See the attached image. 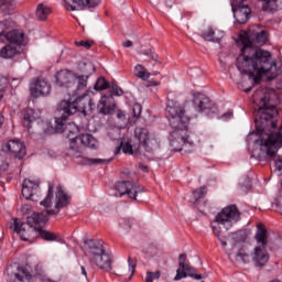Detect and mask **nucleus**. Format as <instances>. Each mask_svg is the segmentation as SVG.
Returning a JSON list of instances; mask_svg holds the SVG:
<instances>
[{
  "mask_svg": "<svg viewBox=\"0 0 282 282\" xmlns=\"http://www.w3.org/2000/svg\"><path fill=\"white\" fill-rule=\"evenodd\" d=\"M194 108L198 113H205L206 116H213L217 113V105L210 100V98L202 93L194 95Z\"/></svg>",
  "mask_w": 282,
  "mask_h": 282,
  "instance_id": "obj_9",
  "label": "nucleus"
},
{
  "mask_svg": "<svg viewBox=\"0 0 282 282\" xmlns=\"http://www.w3.org/2000/svg\"><path fill=\"white\" fill-rule=\"evenodd\" d=\"M186 253H181L178 256V269L176 270L174 281H182V279H186V276H191V279H195L196 281H202V274L195 273V268L186 263Z\"/></svg>",
  "mask_w": 282,
  "mask_h": 282,
  "instance_id": "obj_11",
  "label": "nucleus"
},
{
  "mask_svg": "<svg viewBox=\"0 0 282 282\" xmlns=\"http://www.w3.org/2000/svg\"><path fill=\"white\" fill-rule=\"evenodd\" d=\"M259 94H263V90H258V91L256 93V96H259Z\"/></svg>",
  "mask_w": 282,
  "mask_h": 282,
  "instance_id": "obj_60",
  "label": "nucleus"
},
{
  "mask_svg": "<svg viewBox=\"0 0 282 282\" xmlns=\"http://www.w3.org/2000/svg\"><path fill=\"white\" fill-rule=\"evenodd\" d=\"M279 116V110L276 106L270 104V96L264 95L260 99V107L256 112L254 123L257 127L258 133H265L267 129H276V121L274 118Z\"/></svg>",
  "mask_w": 282,
  "mask_h": 282,
  "instance_id": "obj_4",
  "label": "nucleus"
},
{
  "mask_svg": "<svg viewBox=\"0 0 282 282\" xmlns=\"http://www.w3.org/2000/svg\"><path fill=\"white\" fill-rule=\"evenodd\" d=\"M97 109L99 113H102V116H110V113H113V111H116L113 95H104L97 105Z\"/></svg>",
  "mask_w": 282,
  "mask_h": 282,
  "instance_id": "obj_20",
  "label": "nucleus"
},
{
  "mask_svg": "<svg viewBox=\"0 0 282 282\" xmlns=\"http://www.w3.org/2000/svg\"><path fill=\"white\" fill-rule=\"evenodd\" d=\"M35 235L40 237V239H43V241H56L58 239V236L52 231H47L43 228H37Z\"/></svg>",
  "mask_w": 282,
  "mask_h": 282,
  "instance_id": "obj_30",
  "label": "nucleus"
},
{
  "mask_svg": "<svg viewBox=\"0 0 282 282\" xmlns=\"http://www.w3.org/2000/svg\"><path fill=\"white\" fill-rule=\"evenodd\" d=\"M7 41L11 45H25V34L23 32H20L19 30H13L7 33Z\"/></svg>",
  "mask_w": 282,
  "mask_h": 282,
  "instance_id": "obj_23",
  "label": "nucleus"
},
{
  "mask_svg": "<svg viewBox=\"0 0 282 282\" xmlns=\"http://www.w3.org/2000/svg\"><path fill=\"white\" fill-rule=\"evenodd\" d=\"M22 196L31 202H39V199H41L39 182L25 178L22 183Z\"/></svg>",
  "mask_w": 282,
  "mask_h": 282,
  "instance_id": "obj_15",
  "label": "nucleus"
},
{
  "mask_svg": "<svg viewBox=\"0 0 282 282\" xmlns=\"http://www.w3.org/2000/svg\"><path fill=\"white\" fill-rule=\"evenodd\" d=\"M134 73L138 78H141V80H149V78H151V73H149V70L141 64L134 67Z\"/></svg>",
  "mask_w": 282,
  "mask_h": 282,
  "instance_id": "obj_34",
  "label": "nucleus"
},
{
  "mask_svg": "<svg viewBox=\"0 0 282 282\" xmlns=\"http://www.w3.org/2000/svg\"><path fill=\"white\" fill-rule=\"evenodd\" d=\"M109 87H111V84H109L105 77H99L95 84L96 91H105V89H109Z\"/></svg>",
  "mask_w": 282,
  "mask_h": 282,
  "instance_id": "obj_35",
  "label": "nucleus"
},
{
  "mask_svg": "<svg viewBox=\"0 0 282 282\" xmlns=\"http://www.w3.org/2000/svg\"><path fill=\"white\" fill-rule=\"evenodd\" d=\"M241 219V212L237 208V205H229L221 209L215 217L214 224L221 225L228 230L232 228L234 224H237Z\"/></svg>",
  "mask_w": 282,
  "mask_h": 282,
  "instance_id": "obj_7",
  "label": "nucleus"
},
{
  "mask_svg": "<svg viewBox=\"0 0 282 282\" xmlns=\"http://www.w3.org/2000/svg\"><path fill=\"white\" fill-rule=\"evenodd\" d=\"M35 279H39L41 282H50V279H47L43 273H37Z\"/></svg>",
  "mask_w": 282,
  "mask_h": 282,
  "instance_id": "obj_47",
  "label": "nucleus"
},
{
  "mask_svg": "<svg viewBox=\"0 0 282 282\" xmlns=\"http://www.w3.org/2000/svg\"><path fill=\"white\" fill-rule=\"evenodd\" d=\"M111 89H112V96H122V94H124V90H122V88H120L118 85L116 84H111Z\"/></svg>",
  "mask_w": 282,
  "mask_h": 282,
  "instance_id": "obj_44",
  "label": "nucleus"
},
{
  "mask_svg": "<svg viewBox=\"0 0 282 282\" xmlns=\"http://www.w3.org/2000/svg\"><path fill=\"white\" fill-rule=\"evenodd\" d=\"M65 0L64 7L66 10L74 12L75 10H89L100 6V0Z\"/></svg>",
  "mask_w": 282,
  "mask_h": 282,
  "instance_id": "obj_17",
  "label": "nucleus"
},
{
  "mask_svg": "<svg viewBox=\"0 0 282 282\" xmlns=\"http://www.w3.org/2000/svg\"><path fill=\"white\" fill-rule=\"evenodd\" d=\"M132 45H133V42H131L130 40L123 43V47H131Z\"/></svg>",
  "mask_w": 282,
  "mask_h": 282,
  "instance_id": "obj_51",
  "label": "nucleus"
},
{
  "mask_svg": "<svg viewBox=\"0 0 282 282\" xmlns=\"http://www.w3.org/2000/svg\"><path fill=\"white\" fill-rule=\"evenodd\" d=\"M52 199H54V185L50 184L47 195L40 204L44 206V208H52Z\"/></svg>",
  "mask_w": 282,
  "mask_h": 282,
  "instance_id": "obj_33",
  "label": "nucleus"
},
{
  "mask_svg": "<svg viewBox=\"0 0 282 282\" xmlns=\"http://www.w3.org/2000/svg\"><path fill=\"white\" fill-rule=\"evenodd\" d=\"M69 155L75 160L82 158L85 160L87 164L96 165V164H107V160L105 159H85L83 158V144L80 143V139L77 137L72 138L69 142Z\"/></svg>",
  "mask_w": 282,
  "mask_h": 282,
  "instance_id": "obj_12",
  "label": "nucleus"
},
{
  "mask_svg": "<svg viewBox=\"0 0 282 282\" xmlns=\"http://www.w3.org/2000/svg\"><path fill=\"white\" fill-rule=\"evenodd\" d=\"M126 117H127V115H124V111H122V110L117 111V118L119 120H124Z\"/></svg>",
  "mask_w": 282,
  "mask_h": 282,
  "instance_id": "obj_49",
  "label": "nucleus"
},
{
  "mask_svg": "<svg viewBox=\"0 0 282 282\" xmlns=\"http://www.w3.org/2000/svg\"><path fill=\"white\" fill-rule=\"evenodd\" d=\"M218 33L220 34V36H216L217 33L215 32V30L209 28L206 31L202 32V37L205 41H212L213 43H220L224 36V33L223 32H218Z\"/></svg>",
  "mask_w": 282,
  "mask_h": 282,
  "instance_id": "obj_28",
  "label": "nucleus"
},
{
  "mask_svg": "<svg viewBox=\"0 0 282 282\" xmlns=\"http://www.w3.org/2000/svg\"><path fill=\"white\" fill-rule=\"evenodd\" d=\"M0 6H12V0H0Z\"/></svg>",
  "mask_w": 282,
  "mask_h": 282,
  "instance_id": "obj_50",
  "label": "nucleus"
},
{
  "mask_svg": "<svg viewBox=\"0 0 282 282\" xmlns=\"http://www.w3.org/2000/svg\"><path fill=\"white\" fill-rule=\"evenodd\" d=\"M82 273L84 274V276H87V270H85V267H82Z\"/></svg>",
  "mask_w": 282,
  "mask_h": 282,
  "instance_id": "obj_58",
  "label": "nucleus"
},
{
  "mask_svg": "<svg viewBox=\"0 0 282 282\" xmlns=\"http://www.w3.org/2000/svg\"><path fill=\"white\" fill-rule=\"evenodd\" d=\"M88 79H89V76L75 75V82L77 80V85H75V87H70V89H75L76 91H82L83 89H86Z\"/></svg>",
  "mask_w": 282,
  "mask_h": 282,
  "instance_id": "obj_32",
  "label": "nucleus"
},
{
  "mask_svg": "<svg viewBox=\"0 0 282 282\" xmlns=\"http://www.w3.org/2000/svg\"><path fill=\"white\" fill-rule=\"evenodd\" d=\"M158 74H160V73H155L154 76H158Z\"/></svg>",
  "mask_w": 282,
  "mask_h": 282,
  "instance_id": "obj_62",
  "label": "nucleus"
},
{
  "mask_svg": "<svg viewBox=\"0 0 282 282\" xmlns=\"http://www.w3.org/2000/svg\"><path fill=\"white\" fill-rule=\"evenodd\" d=\"M94 99L89 96V94L85 93L83 96L77 97L76 99L62 100L58 105V111H63V118H69V116H74L78 111L84 113V116H89L91 111H94Z\"/></svg>",
  "mask_w": 282,
  "mask_h": 282,
  "instance_id": "obj_5",
  "label": "nucleus"
},
{
  "mask_svg": "<svg viewBox=\"0 0 282 282\" xmlns=\"http://www.w3.org/2000/svg\"><path fill=\"white\" fill-rule=\"evenodd\" d=\"M275 171H279V173H282V160L278 159L274 161Z\"/></svg>",
  "mask_w": 282,
  "mask_h": 282,
  "instance_id": "obj_46",
  "label": "nucleus"
},
{
  "mask_svg": "<svg viewBox=\"0 0 282 282\" xmlns=\"http://www.w3.org/2000/svg\"><path fill=\"white\" fill-rule=\"evenodd\" d=\"M93 262L99 268V270H104V272H111L113 265V256L109 253V251H105L104 253L93 258Z\"/></svg>",
  "mask_w": 282,
  "mask_h": 282,
  "instance_id": "obj_19",
  "label": "nucleus"
},
{
  "mask_svg": "<svg viewBox=\"0 0 282 282\" xmlns=\"http://www.w3.org/2000/svg\"><path fill=\"white\" fill-rule=\"evenodd\" d=\"M128 263H129V271L131 272L129 276V281H131V278L133 276V274H135L137 261L134 259L129 258Z\"/></svg>",
  "mask_w": 282,
  "mask_h": 282,
  "instance_id": "obj_41",
  "label": "nucleus"
},
{
  "mask_svg": "<svg viewBox=\"0 0 282 282\" xmlns=\"http://www.w3.org/2000/svg\"><path fill=\"white\" fill-rule=\"evenodd\" d=\"M208 193V188L206 186H202L193 192L194 198L196 202H199V199H204Z\"/></svg>",
  "mask_w": 282,
  "mask_h": 282,
  "instance_id": "obj_36",
  "label": "nucleus"
},
{
  "mask_svg": "<svg viewBox=\"0 0 282 282\" xmlns=\"http://www.w3.org/2000/svg\"><path fill=\"white\" fill-rule=\"evenodd\" d=\"M167 8H173V3H175L173 0H165Z\"/></svg>",
  "mask_w": 282,
  "mask_h": 282,
  "instance_id": "obj_53",
  "label": "nucleus"
},
{
  "mask_svg": "<svg viewBox=\"0 0 282 282\" xmlns=\"http://www.w3.org/2000/svg\"><path fill=\"white\" fill-rule=\"evenodd\" d=\"M13 282H32V273L26 268L20 267L14 273Z\"/></svg>",
  "mask_w": 282,
  "mask_h": 282,
  "instance_id": "obj_25",
  "label": "nucleus"
},
{
  "mask_svg": "<svg viewBox=\"0 0 282 282\" xmlns=\"http://www.w3.org/2000/svg\"><path fill=\"white\" fill-rule=\"evenodd\" d=\"M254 239L258 246L253 250L252 260L259 268H263L268 261H270V256L265 249L268 246V229L263 225L257 226V232Z\"/></svg>",
  "mask_w": 282,
  "mask_h": 282,
  "instance_id": "obj_6",
  "label": "nucleus"
},
{
  "mask_svg": "<svg viewBox=\"0 0 282 282\" xmlns=\"http://www.w3.org/2000/svg\"><path fill=\"white\" fill-rule=\"evenodd\" d=\"M3 124V117L0 116V127Z\"/></svg>",
  "mask_w": 282,
  "mask_h": 282,
  "instance_id": "obj_61",
  "label": "nucleus"
},
{
  "mask_svg": "<svg viewBox=\"0 0 282 282\" xmlns=\"http://www.w3.org/2000/svg\"><path fill=\"white\" fill-rule=\"evenodd\" d=\"M220 225L215 223L212 224V229H213V232L215 235V237H217V239H219V237H221V227H219Z\"/></svg>",
  "mask_w": 282,
  "mask_h": 282,
  "instance_id": "obj_43",
  "label": "nucleus"
},
{
  "mask_svg": "<svg viewBox=\"0 0 282 282\" xmlns=\"http://www.w3.org/2000/svg\"><path fill=\"white\" fill-rule=\"evenodd\" d=\"M160 85V82H149L148 87H158Z\"/></svg>",
  "mask_w": 282,
  "mask_h": 282,
  "instance_id": "obj_52",
  "label": "nucleus"
},
{
  "mask_svg": "<svg viewBox=\"0 0 282 282\" xmlns=\"http://www.w3.org/2000/svg\"><path fill=\"white\" fill-rule=\"evenodd\" d=\"M84 246L86 250H88L93 260L96 259V257H100V254L107 252V250H105V246H102V241L100 240H85Z\"/></svg>",
  "mask_w": 282,
  "mask_h": 282,
  "instance_id": "obj_21",
  "label": "nucleus"
},
{
  "mask_svg": "<svg viewBox=\"0 0 282 282\" xmlns=\"http://www.w3.org/2000/svg\"><path fill=\"white\" fill-rule=\"evenodd\" d=\"M223 118H232V112H226L223 115Z\"/></svg>",
  "mask_w": 282,
  "mask_h": 282,
  "instance_id": "obj_56",
  "label": "nucleus"
},
{
  "mask_svg": "<svg viewBox=\"0 0 282 282\" xmlns=\"http://www.w3.org/2000/svg\"><path fill=\"white\" fill-rule=\"evenodd\" d=\"M160 276H162V273L160 271H155V272L148 271L145 276V282L158 281Z\"/></svg>",
  "mask_w": 282,
  "mask_h": 282,
  "instance_id": "obj_39",
  "label": "nucleus"
},
{
  "mask_svg": "<svg viewBox=\"0 0 282 282\" xmlns=\"http://www.w3.org/2000/svg\"><path fill=\"white\" fill-rule=\"evenodd\" d=\"M241 54L238 56L236 65L240 73L253 78V83L259 85L267 76L268 80H274L282 74V63L272 62V54L268 51L257 50L253 45H265L268 43V32L261 31L250 41L248 35H241Z\"/></svg>",
  "mask_w": 282,
  "mask_h": 282,
  "instance_id": "obj_1",
  "label": "nucleus"
},
{
  "mask_svg": "<svg viewBox=\"0 0 282 282\" xmlns=\"http://www.w3.org/2000/svg\"><path fill=\"white\" fill-rule=\"evenodd\" d=\"M218 239H219L221 246H224V248H226V246H228V242H226V240L224 238L219 237Z\"/></svg>",
  "mask_w": 282,
  "mask_h": 282,
  "instance_id": "obj_54",
  "label": "nucleus"
},
{
  "mask_svg": "<svg viewBox=\"0 0 282 282\" xmlns=\"http://www.w3.org/2000/svg\"><path fill=\"white\" fill-rule=\"evenodd\" d=\"M32 98H41L42 96H50L52 85L45 78H33L29 87Z\"/></svg>",
  "mask_w": 282,
  "mask_h": 282,
  "instance_id": "obj_13",
  "label": "nucleus"
},
{
  "mask_svg": "<svg viewBox=\"0 0 282 282\" xmlns=\"http://www.w3.org/2000/svg\"><path fill=\"white\" fill-rule=\"evenodd\" d=\"M245 91L246 94H250V91H252V88H247Z\"/></svg>",
  "mask_w": 282,
  "mask_h": 282,
  "instance_id": "obj_59",
  "label": "nucleus"
},
{
  "mask_svg": "<svg viewBox=\"0 0 282 282\" xmlns=\"http://www.w3.org/2000/svg\"><path fill=\"white\" fill-rule=\"evenodd\" d=\"M116 191H118L120 197L127 195L130 199L138 202V195L144 193V187L130 181H120L116 184Z\"/></svg>",
  "mask_w": 282,
  "mask_h": 282,
  "instance_id": "obj_10",
  "label": "nucleus"
},
{
  "mask_svg": "<svg viewBox=\"0 0 282 282\" xmlns=\"http://www.w3.org/2000/svg\"><path fill=\"white\" fill-rule=\"evenodd\" d=\"M69 202H72V196L63 191V186L58 185L56 187L55 193V209L61 213V208H65L66 206H69Z\"/></svg>",
  "mask_w": 282,
  "mask_h": 282,
  "instance_id": "obj_22",
  "label": "nucleus"
},
{
  "mask_svg": "<svg viewBox=\"0 0 282 282\" xmlns=\"http://www.w3.org/2000/svg\"><path fill=\"white\" fill-rule=\"evenodd\" d=\"M10 169V154L3 151L1 148L0 150V175L1 173H6Z\"/></svg>",
  "mask_w": 282,
  "mask_h": 282,
  "instance_id": "obj_31",
  "label": "nucleus"
},
{
  "mask_svg": "<svg viewBox=\"0 0 282 282\" xmlns=\"http://www.w3.org/2000/svg\"><path fill=\"white\" fill-rule=\"evenodd\" d=\"M118 149H122L123 153H129L130 155H133V145L129 142H121Z\"/></svg>",
  "mask_w": 282,
  "mask_h": 282,
  "instance_id": "obj_40",
  "label": "nucleus"
},
{
  "mask_svg": "<svg viewBox=\"0 0 282 282\" xmlns=\"http://www.w3.org/2000/svg\"><path fill=\"white\" fill-rule=\"evenodd\" d=\"M64 120H67V118H63V112H62V117L55 119L56 131L58 133H64V135L69 138L70 140L72 138H76L74 135H78V133H80V128L74 122H69L65 126V123H63Z\"/></svg>",
  "mask_w": 282,
  "mask_h": 282,
  "instance_id": "obj_16",
  "label": "nucleus"
},
{
  "mask_svg": "<svg viewBox=\"0 0 282 282\" xmlns=\"http://www.w3.org/2000/svg\"><path fill=\"white\" fill-rule=\"evenodd\" d=\"M56 84L59 87H66V89H72V87H76V75L72 73V70H59L56 74Z\"/></svg>",
  "mask_w": 282,
  "mask_h": 282,
  "instance_id": "obj_18",
  "label": "nucleus"
},
{
  "mask_svg": "<svg viewBox=\"0 0 282 282\" xmlns=\"http://www.w3.org/2000/svg\"><path fill=\"white\" fill-rule=\"evenodd\" d=\"M22 116L23 124L26 129H32V122H34V120H39V113H36L32 108L24 109Z\"/></svg>",
  "mask_w": 282,
  "mask_h": 282,
  "instance_id": "obj_24",
  "label": "nucleus"
},
{
  "mask_svg": "<svg viewBox=\"0 0 282 282\" xmlns=\"http://www.w3.org/2000/svg\"><path fill=\"white\" fill-rule=\"evenodd\" d=\"M19 54V48L14 44H7L0 51L1 58H14Z\"/></svg>",
  "mask_w": 282,
  "mask_h": 282,
  "instance_id": "obj_26",
  "label": "nucleus"
},
{
  "mask_svg": "<svg viewBox=\"0 0 282 282\" xmlns=\"http://www.w3.org/2000/svg\"><path fill=\"white\" fill-rule=\"evenodd\" d=\"M143 54L145 56H149V58L151 61H154V63H162V61H160V56L158 55V53L153 52V51H150V52H143Z\"/></svg>",
  "mask_w": 282,
  "mask_h": 282,
  "instance_id": "obj_42",
  "label": "nucleus"
},
{
  "mask_svg": "<svg viewBox=\"0 0 282 282\" xmlns=\"http://www.w3.org/2000/svg\"><path fill=\"white\" fill-rule=\"evenodd\" d=\"M6 32V29L3 28V23L0 22V36Z\"/></svg>",
  "mask_w": 282,
  "mask_h": 282,
  "instance_id": "obj_55",
  "label": "nucleus"
},
{
  "mask_svg": "<svg viewBox=\"0 0 282 282\" xmlns=\"http://www.w3.org/2000/svg\"><path fill=\"white\" fill-rule=\"evenodd\" d=\"M1 149L4 153H8V155H12L17 160H23L25 155H28V149L25 148V143L19 140H9L8 142L2 144Z\"/></svg>",
  "mask_w": 282,
  "mask_h": 282,
  "instance_id": "obj_14",
  "label": "nucleus"
},
{
  "mask_svg": "<svg viewBox=\"0 0 282 282\" xmlns=\"http://www.w3.org/2000/svg\"><path fill=\"white\" fill-rule=\"evenodd\" d=\"M165 111L170 127L174 129L170 133L171 151L193 153V150L195 149V142H193V140H191V135H188V124L191 122V117L186 115V109L175 99H169Z\"/></svg>",
  "mask_w": 282,
  "mask_h": 282,
  "instance_id": "obj_2",
  "label": "nucleus"
},
{
  "mask_svg": "<svg viewBox=\"0 0 282 282\" xmlns=\"http://www.w3.org/2000/svg\"><path fill=\"white\" fill-rule=\"evenodd\" d=\"M75 45L77 47H85L86 50H90L91 48V42H89V41L75 42Z\"/></svg>",
  "mask_w": 282,
  "mask_h": 282,
  "instance_id": "obj_45",
  "label": "nucleus"
},
{
  "mask_svg": "<svg viewBox=\"0 0 282 282\" xmlns=\"http://www.w3.org/2000/svg\"><path fill=\"white\" fill-rule=\"evenodd\" d=\"M50 215H58V210L48 209L40 213L34 212L31 216L26 217V223L14 218L11 228L14 229V232L20 235L22 241H30V239H34V235H36L39 228H43V226L47 224Z\"/></svg>",
  "mask_w": 282,
  "mask_h": 282,
  "instance_id": "obj_3",
  "label": "nucleus"
},
{
  "mask_svg": "<svg viewBox=\"0 0 282 282\" xmlns=\"http://www.w3.org/2000/svg\"><path fill=\"white\" fill-rule=\"evenodd\" d=\"M134 138L139 141V147H142L145 153H155L160 149V142L155 138H151L147 128H137Z\"/></svg>",
  "mask_w": 282,
  "mask_h": 282,
  "instance_id": "obj_8",
  "label": "nucleus"
},
{
  "mask_svg": "<svg viewBox=\"0 0 282 282\" xmlns=\"http://www.w3.org/2000/svg\"><path fill=\"white\" fill-rule=\"evenodd\" d=\"M8 85H10V80L8 79V77L0 76V100L1 98H3V94H6Z\"/></svg>",
  "mask_w": 282,
  "mask_h": 282,
  "instance_id": "obj_37",
  "label": "nucleus"
},
{
  "mask_svg": "<svg viewBox=\"0 0 282 282\" xmlns=\"http://www.w3.org/2000/svg\"><path fill=\"white\" fill-rule=\"evenodd\" d=\"M142 171H144L145 173L149 172V167L147 165H141Z\"/></svg>",
  "mask_w": 282,
  "mask_h": 282,
  "instance_id": "obj_57",
  "label": "nucleus"
},
{
  "mask_svg": "<svg viewBox=\"0 0 282 282\" xmlns=\"http://www.w3.org/2000/svg\"><path fill=\"white\" fill-rule=\"evenodd\" d=\"M237 259H239L240 261H242L243 263H248V261H250V256L248 254V252L246 251V249L241 248L237 254H236Z\"/></svg>",
  "mask_w": 282,
  "mask_h": 282,
  "instance_id": "obj_38",
  "label": "nucleus"
},
{
  "mask_svg": "<svg viewBox=\"0 0 282 282\" xmlns=\"http://www.w3.org/2000/svg\"><path fill=\"white\" fill-rule=\"evenodd\" d=\"M35 14L39 21H45L52 14V9L47 4L41 3L37 6Z\"/></svg>",
  "mask_w": 282,
  "mask_h": 282,
  "instance_id": "obj_29",
  "label": "nucleus"
},
{
  "mask_svg": "<svg viewBox=\"0 0 282 282\" xmlns=\"http://www.w3.org/2000/svg\"><path fill=\"white\" fill-rule=\"evenodd\" d=\"M79 138V142L82 144V149L88 148V149H96V138L91 134H80L77 135Z\"/></svg>",
  "mask_w": 282,
  "mask_h": 282,
  "instance_id": "obj_27",
  "label": "nucleus"
},
{
  "mask_svg": "<svg viewBox=\"0 0 282 282\" xmlns=\"http://www.w3.org/2000/svg\"><path fill=\"white\" fill-rule=\"evenodd\" d=\"M141 112H142V108L140 106H137L133 108L134 118H140Z\"/></svg>",
  "mask_w": 282,
  "mask_h": 282,
  "instance_id": "obj_48",
  "label": "nucleus"
}]
</instances>
